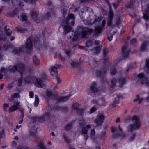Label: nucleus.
<instances>
[{
    "mask_svg": "<svg viewBox=\"0 0 149 149\" xmlns=\"http://www.w3.org/2000/svg\"><path fill=\"white\" fill-rule=\"evenodd\" d=\"M8 70L12 72L17 71L21 74V78L18 81V86L20 87L21 86L22 80H24L26 82L29 83L36 79V77L33 75L34 68L32 65L27 69L24 65L19 64L15 65L13 66H10Z\"/></svg>",
    "mask_w": 149,
    "mask_h": 149,
    "instance_id": "1",
    "label": "nucleus"
},
{
    "mask_svg": "<svg viewBox=\"0 0 149 149\" xmlns=\"http://www.w3.org/2000/svg\"><path fill=\"white\" fill-rule=\"evenodd\" d=\"M105 24V20H103L102 24V27L97 26L95 28L94 31L88 27H84L83 26H78L77 31L74 33L72 39L73 41H76L78 39L79 37L81 38H85L87 36L91 35L92 33L93 36L98 37L101 35V33L103 29L102 27L104 26Z\"/></svg>",
    "mask_w": 149,
    "mask_h": 149,
    "instance_id": "2",
    "label": "nucleus"
},
{
    "mask_svg": "<svg viewBox=\"0 0 149 149\" xmlns=\"http://www.w3.org/2000/svg\"><path fill=\"white\" fill-rule=\"evenodd\" d=\"M110 72L111 74L112 75L117 74V76H118L120 77V76L121 73V72L120 71L117 72L115 66L111 68ZM126 81V78L122 79L120 78L119 77L117 78V76H116V78H114L112 79L110 81L108 82V84L110 87L112 88H113L115 86L121 87L125 84Z\"/></svg>",
    "mask_w": 149,
    "mask_h": 149,
    "instance_id": "3",
    "label": "nucleus"
},
{
    "mask_svg": "<svg viewBox=\"0 0 149 149\" xmlns=\"http://www.w3.org/2000/svg\"><path fill=\"white\" fill-rule=\"evenodd\" d=\"M60 107H55L53 106H48L45 111L44 115L36 117V120L41 123H43L48 119H50L52 116V113L56 109L59 110Z\"/></svg>",
    "mask_w": 149,
    "mask_h": 149,
    "instance_id": "4",
    "label": "nucleus"
},
{
    "mask_svg": "<svg viewBox=\"0 0 149 149\" xmlns=\"http://www.w3.org/2000/svg\"><path fill=\"white\" fill-rule=\"evenodd\" d=\"M74 15L70 14L68 15L65 21H63L61 24V26L63 27L64 33L67 34L68 32L71 31L73 32L71 25H73L74 24Z\"/></svg>",
    "mask_w": 149,
    "mask_h": 149,
    "instance_id": "5",
    "label": "nucleus"
},
{
    "mask_svg": "<svg viewBox=\"0 0 149 149\" xmlns=\"http://www.w3.org/2000/svg\"><path fill=\"white\" fill-rule=\"evenodd\" d=\"M57 92L56 91H55L54 93L52 91H46V94L47 96L49 97L54 96L57 102L58 103L67 101L68 100L70 97L72 95V94H70L69 95L65 96H57Z\"/></svg>",
    "mask_w": 149,
    "mask_h": 149,
    "instance_id": "6",
    "label": "nucleus"
},
{
    "mask_svg": "<svg viewBox=\"0 0 149 149\" xmlns=\"http://www.w3.org/2000/svg\"><path fill=\"white\" fill-rule=\"evenodd\" d=\"M131 120L134 121L133 124H131L127 127L128 131L132 132L134 130L140 129L141 126V123L138 117L134 115L132 117Z\"/></svg>",
    "mask_w": 149,
    "mask_h": 149,
    "instance_id": "7",
    "label": "nucleus"
},
{
    "mask_svg": "<svg viewBox=\"0 0 149 149\" xmlns=\"http://www.w3.org/2000/svg\"><path fill=\"white\" fill-rule=\"evenodd\" d=\"M33 42L36 45L35 47L36 48L37 46V45L40 43V40L37 38H34V40L33 38V37L29 38L26 42L25 47V50L26 52H29L32 48Z\"/></svg>",
    "mask_w": 149,
    "mask_h": 149,
    "instance_id": "8",
    "label": "nucleus"
},
{
    "mask_svg": "<svg viewBox=\"0 0 149 149\" xmlns=\"http://www.w3.org/2000/svg\"><path fill=\"white\" fill-rule=\"evenodd\" d=\"M61 65L60 64H56L54 65V67H52L50 68L51 75L55 76L58 84H59L60 83V81L59 78L57 76L58 73L57 70L58 68H61Z\"/></svg>",
    "mask_w": 149,
    "mask_h": 149,
    "instance_id": "9",
    "label": "nucleus"
},
{
    "mask_svg": "<svg viewBox=\"0 0 149 149\" xmlns=\"http://www.w3.org/2000/svg\"><path fill=\"white\" fill-rule=\"evenodd\" d=\"M138 79L137 82L142 85H144L149 87V79L144 77L142 73L139 74L138 75Z\"/></svg>",
    "mask_w": 149,
    "mask_h": 149,
    "instance_id": "10",
    "label": "nucleus"
},
{
    "mask_svg": "<svg viewBox=\"0 0 149 149\" xmlns=\"http://www.w3.org/2000/svg\"><path fill=\"white\" fill-rule=\"evenodd\" d=\"M79 124L80 127H82V132L81 134L84 136V138L86 140L88 138V130L86 129L85 127V122L83 120H80L79 121Z\"/></svg>",
    "mask_w": 149,
    "mask_h": 149,
    "instance_id": "11",
    "label": "nucleus"
},
{
    "mask_svg": "<svg viewBox=\"0 0 149 149\" xmlns=\"http://www.w3.org/2000/svg\"><path fill=\"white\" fill-rule=\"evenodd\" d=\"M100 93L99 91L97 88L96 83L95 82L91 83L90 86V88L88 91V93L90 95L93 93L95 95H100Z\"/></svg>",
    "mask_w": 149,
    "mask_h": 149,
    "instance_id": "12",
    "label": "nucleus"
},
{
    "mask_svg": "<svg viewBox=\"0 0 149 149\" xmlns=\"http://www.w3.org/2000/svg\"><path fill=\"white\" fill-rule=\"evenodd\" d=\"M64 54L65 56V57H63L60 54L58 53V54L57 53H56V55L54 56V58H56V56H58L59 59L60 60H61L63 61H65V58H68L70 57L71 55H72V53L71 52L70 49L69 50H66L64 52Z\"/></svg>",
    "mask_w": 149,
    "mask_h": 149,
    "instance_id": "13",
    "label": "nucleus"
},
{
    "mask_svg": "<svg viewBox=\"0 0 149 149\" xmlns=\"http://www.w3.org/2000/svg\"><path fill=\"white\" fill-rule=\"evenodd\" d=\"M104 118L105 117L103 114L99 113L97 116L94 122L97 126H101L103 123Z\"/></svg>",
    "mask_w": 149,
    "mask_h": 149,
    "instance_id": "14",
    "label": "nucleus"
},
{
    "mask_svg": "<svg viewBox=\"0 0 149 149\" xmlns=\"http://www.w3.org/2000/svg\"><path fill=\"white\" fill-rule=\"evenodd\" d=\"M46 76L45 74H42L40 78L41 79L39 78L36 80L34 83L35 86L38 88H43V81L41 79L46 80Z\"/></svg>",
    "mask_w": 149,
    "mask_h": 149,
    "instance_id": "15",
    "label": "nucleus"
},
{
    "mask_svg": "<svg viewBox=\"0 0 149 149\" xmlns=\"http://www.w3.org/2000/svg\"><path fill=\"white\" fill-rule=\"evenodd\" d=\"M130 49L127 46H123L122 49V52L123 56L125 58H127L129 55Z\"/></svg>",
    "mask_w": 149,
    "mask_h": 149,
    "instance_id": "16",
    "label": "nucleus"
},
{
    "mask_svg": "<svg viewBox=\"0 0 149 149\" xmlns=\"http://www.w3.org/2000/svg\"><path fill=\"white\" fill-rule=\"evenodd\" d=\"M107 72V69L104 66L99 69H96V74L97 76L103 77L104 75Z\"/></svg>",
    "mask_w": 149,
    "mask_h": 149,
    "instance_id": "17",
    "label": "nucleus"
},
{
    "mask_svg": "<svg viewBox=\"0 0 149 149\" xmlns=\"http://www.w3.org/2000/svg\"><path fill=\"white\" fill-rule=\"evenodd\" d=\"M93 102V103L98 106H105L107 103L103 97H101L98 100H94Z\"/></svg>",
    "mask_w": 149,
    "mask_h": 149,
    "instance_id": "18",
    "label": "nucleus"
},
{
    "mask_svg": "<svg viewBox=\"0 0 149 149\" xmlns=\"http://www.w3.org/2000/svg\"><path fill=\"white\" fill-rule=\"evenodd\" d=\"M38 0H17L16 1L18 5L21 7L24 6V2L27 3L29 2L30 3H36Z\"/></svg>",
    "mask_w": 149,
    "mask_h": 149,
    "instance_id": "19",
    "label": "nucleus"
},
{
    "mask_svg": "<svg viewBox=\"0 0 149 149\" xmlns=\"http://www.w3.org/2000/svg\"><path fill=\"white\" fill-rule=\"evenodd\" d=\"M137 3L135 0H131L130 3L127 6L128 8L131 10H134L136 8Z\"/></svg>",
    "mask_w": 149,
    "mask_h": 149,
    "instance_id": "20",
    "label": "nucleus"
},
{
    "mask_svg": "<svg viewBox=\"0 0 149 149\" xmlns=\"http://www.w3.org/2000/svg\"><path fill=\"white\" fill-rule=\"evenodd\" d=\"M37 129L36 127L33 126L32 127L29 131L31 136L33 137H36Z\"/></svg>",
    "mask_w": 149,
    "mask_h": 149,
    "instance_id": "21",
    "label": "nucleus"
},
{
    "mask_svg": "<svg viewBox=\"0 0 149 149\" xmlns=\"http://www.w3.org/2000/svg\"><path fill=\"white\" fill-rule=\"evenodd\" d=\"M116 97L114 100V101L112 104V105L113 107L116 106V105L118 104L119 103V100L122 98V96L121 95H116Z\"/></svg>",
    "mask_w": 149,
    "mask_h": 149,
    "instance_id": "22",
    "label": "nucleus"
},
{
    "mask_svg": "<svg viewBox=\"0 0 149 149\" xmlns=\"http://www.w3.org/2000/svg\"><path fill=\"white\" fill-rule=\"evenodd\" d=\"M102 19L99 16L95 15L93 21L91 19L92 23L90 24H92V25H93L94 24L95 25L97 24H98L99 23L100 21Z\"/></svg>",
    "mask_w": 149,
    "mask_h": 149,
    "instance_id": "23",
    "label": "nucleus"
},
{
    "mask_svg": "<svg viewBox=\"0 0 149 149\" xmlns=\"http://www.w3.org/2000/svg\"><path fill=\"white\" fill-rule=\"evenodd\" d=\"M12 31L7 26H5L4 29V33L8 36H11Z\"/></svg>",
    "mask_w": 149,
    "mask_h": 149,
    "instance_id": "24",
    "label": "nucleus"
},
{
    "mask_svg": "<svg viewBox=\"0 0 149 149\" xmlns=\"http://www.w3.org/2000/svg\"><path fill=\"white\" fill-rule=\"evenodd\" d=\"M55 14V13L54 12L53 10L52 9L44 17V19H47L49 18L50 16L54 15Z\"/></svg>",
    "mask_w": 149,
    "mask_h": 149,
    "instance_id": "25",
    "label": "nucleus"
},
{
    "mask_svg": "<svg viewBox=\"0 0 149 149\" xmlns=\"http://www.w3.org/2000/svg\"><path fill=\"white\" fill-rule=\"evenodd\" d=\"M16 30L22 33H27L28 31L26 28H22L20 26H18L16 28Z\"/></svg>",
    "mask_w": 149,
    "mask_h": 149,
    "instance_id": "26",
    "label": "nucleus"
},
{
    "mask_svg": "<svg viewBox=\"0 0 149 149\" xmlns=\"http://www.w3.org/2000/svg\"><path fill=\"white\" fill-rule=\"evenodd\" d=\"M148 46V42L147 41L143 42L141 44V52H143L147 50V47Z\"/></svg>",
    "mask_w": 149,
    "mask_h": 149,
    "instance_id": "27",
    "label": "nucleus"
},
{
    "mask_svg": "<svg viewBox=\"0 0 149 149\" xmlns=\"http://www.w3.org/2000/svg\"><path fill=\"white\" fill-rule=\"evenodd\" d=\"M143 17L145 19L149 20V8L147 10L145 11L144 13H143Z\"/></svg>",
    "mask_w": 149,
    "mask_h": 149,
    "instance_id": "28",
    "label": "nucleus"
},
{
    "mask_svg": "<svg viewBox=\"0 0 149 149\" xmlns=\"http://www.w3.org/2000/svg\"><path fill=\"white\" fill-rule=\"evenodd\" d=\"M88 57L86 55L82 56L80 58L79 60L80 62H86L88 61Z\"/></svg>",
    "mask_w": 149,
    "mask_h": 149,
    "instance_id": "29",
    "label": "nucleus"
},
{
    "mask_svg": "<svg viewBox=\"0 0 149 149\" xmlns=\"http://www.w3.org/2000/svg\"><path fill=\"white\" fill-rule=\"evenodd\" d=\"M71 65L74 68H77L79 66L78 61L76 60H74L72 61L71 63Z\"/></svg>",
    "mask_w": 149,
    "mask_h": 149,
    "instance_id": "30",
    "label": "nucleus"
},
{
    "mask_svg": "<svg viewBox=\"0 0 149 149\" xmlns=\"http://www.w3.org/2000/svg\"><path fill=\"white\" fill-rule=\"evenodd\" d=\"M33 59L35 64L38 66L39 64L40 61L37 57L34 56L33 57Z\"/></svg>",
    "mask_w": 149,
    "mask_h": 149,
    "instance_id": "31",
    "label": "nucleus"
},
{
    "mask_svg": "<svg viewBox=\"0 0 149 149\" xmlns=\"http://www.w3.org/2000/svg\"><path fill=\"white\" fill-rule=\"evenodd\" d=\"M39 102V100L38 97L36 95H35V100L34 102V105L35 106H38Z\"/></svg>",
    "mask_w": 149,
    "mask_h": 149,
    "instance_id": "32",
    "label": "nucleus"
},
{
    "mask_svg": "<svg viewBox=\"0 0 149 149\" xmlns=\"http://www.w3.org/2000/svg\"><path fill=\"white\" fill-rule=\"evenodd\" d=\"M137 67V65L135 63H133L130 65L129 68L126 70V71L128 72L129 71V69L135 68H136Z\"/></svg>",
    "mask_w": 149,
    "mask_h": 149,
    "instance_id": "33",
    "label": "nucleus"
},
{
    "mask_svg": "<svg viewBox=\"0 0 149 149\" xmlns=\"http://www.w3.org/2000/svg\"><path fill=\"white\" fill-rule=\"evenodd\" d=\"M23 48L22 47L21 48H18L15 49L14 51L13 52L16 54H19L23 50Z\"/></svg>",
    "mask_w": 149,
    "mask_h": 149,
    "instance_id": "34",
    "label": "nucleus"
},
{
    "mask_svg": "<svg viewBox=\"0 0 149 149\" xmlns=\"http://www.w3.org/2000/svg\"><path fill=\"white\" fill-rule=\"evenodd\" d=\"M121 21L120 18L118 19L116 22V26L120 28V27H122L121 25Z\"/></svg>",
    "mask_w": 149,
    "mask_h": 149,
    "instance_id": "35",
    "label": "nucleus"
},
{
    "mask_svg": "<svg viewBox=\"0 0 149 149\" xmlns=\"http://www.w3.org/2000/svg\"><path fill=\"white\" fill-rule=\"evenodd\" d=\"M101 48L102 47L100 46L97 47L94 49L95 53L96 54H99L100 52Z\"/></svg>",
    "mask_w": 149,
    "mask_h": 149,
    "instance_id": "36",
    "label": "nucleus"
},
{
    "mask_svg": "<svg viewBox=\"0 0 149 149\" xmlns=\"http://www.w3.org/2000/svg\"><path fill=\"white\" fill-rule=\"evenodd\" d=\"M31 16L34 19H36L37 16V13L36 11H33L31 13Z\"/></svg>",
    "mask_w": 149,
    "mask_h": 149,
    "instance_id": "37",
    "label": "nucleus"
},
{
    "mask_svg": "<svg viewBox=\"0 0 149 149\" xmlns=\"http://www.w3.org/2000/svg\"><path fill=\"white\" fill-rule=\"evenodd\" d=\"M76 111L79 116H81L83 113L84 110L82 109L78 108Z\"/></svg>",
    "mask_w": 149,
    "mask_h": 149,
    "instance_id": "38",
    "label": "nucleus"
},
{
    "mask_svg": "<svg viewBox=\"0 0 149 149\" xmlns=\"http://www.w3.org/2000/svg\"><path fill=\"white\" fill-rule=\"evenodd\" d=\"M17 107L15 105L12 106L9 108V110L11 112H13L17 109Z\"/></svg>",
    "mask_w": 149,
    "mask_h": 149,
    "instance_id": "39",
    "label": "nucleus"
},
{
    "mask_svg": "<svg viewBox=\"0 0 149 149\" xmlns=\"http://www.w3.org/2000/svg\"><path fill=\"white\" fill-rule=\"evenodd\" d=\"M146 68H147V72L148 73H149V59H146Z\"/></svg>",
    "mask_w": 149,
    "mask_h": 149,
    "instance_id": "40",
    "label": "nucleus"
},
{
    "mask_svg": "<svg viewBox=\"0 0 149 149\" xmlns=\"http://www.w3.org/2000/svg\"><path fill=\"white\" fill-rule=\"evenodd\" d=\"M84 23L86 25H92V24H91L90 23H92L91 19L90 20H83Z\"/></svg>",
    "mask_w": 149,
    "mask_h": 149,
    "instance_id": "41",
    "label": "nucleus"
},
{
    "mask_svg": "<svg viewBox=\"0 0 149 149\" xmlns=\"http://www.w3.org/2000/svg\"><path fill=\"white\" fill-rule=\"evenodd\" d=\"M72 127V123H70L66 125L65 127V130H68L71 129Z\"/></svg>",
    "mask_w": 149,
    "mask_h": 149,
    "instance_id": "42",
    "label": "nucleus"
},
{
    "mask_svg": "<svg viewBox=\"0 0 149 149\" xmlns=\"http://www.w3.org/2000/svg\"><path fill=\"white\" fill-rule=\"evenodd\" d=\"M11 96L13 98H19L20 97L19 94L17 93L12 94Z\"/></svg>",
    "mask_w": 149,
    "mask_h": 149,
    "instance_id": "43",
    "label": "nucleus"
},
{
    "mask_svg": "<svg viewBox=\"0 0 149 149\" xmlns=\"http://www.w3.org/2000/svg\"><path fill=\"white\" fill-rule=\"evenodd\" d=\"M97 110V109L95 107V106L93 107L90 109L89 111V114H91L94 112L95 111Z\"/></svg>",
    "mask_w": 149,
    "mask_h": 149,
    "instance_id": "44",
    "label": "nucleus"
},
{
    "mask_svg": "<svg viewBox=\"0 0 149 149\" xmlns=\"http://www.w3.org/2000/svg\"><path fill=\"white\" fill-rule=\"evenodd\" d=\"M9 107V104L4 103L3 105V110L5 111H6L7 110V109Z\"/></svg>",
    "mask_w": 149,
    "mask_h": 149,
    "instance_id": "45",
    "label": "nucleus"
},
{
    "mask_svg": "<svg viewBox=\"0 0 149 149\" xmlns=\"http://www.w3.org/2000/svg\"><path fill=\"white\" fill-rule=\"evenodd\" d=\"M72 48L74 49V48L75 47H77L78 48L80 49H83L84 48V47H82V46L79 45H78L76 44V45H72Z\"/></svg>",
    "mask_w": 149,
    "mask_h": 149,
    "instance_id": "46",
    "label": "nucleus"
},
{
    "mask_svg": "<svg viewBox=\"0 0 149 149\" xmlns=\"http://www.w3.org/2000/svg\"><path fill=\"white\" fill-rule=\"evenodd\" d=\"M136 136V134L135 133H133L132 136L130 137L129 141H132L134 139Z\"/></svg>",
    "mask_w": 149,
    "mask_h": 149,
    "instance_id": "47",
    "label": "nucleus"
},
{
    "mask_svg": "<svg viewBox=\"0 0 149 149\" xmlns=\"http://www.w3.org/2000/svg\"><path fill=\"white\" fill-rule=\"evenodd\" d=\"M22 21H26L27 19V16L24 13L22 14Z\"/></svg>",
    "mask_w": 149,
    "mask_h": 149,
    "instance_id": "48",
    "label": "nucleus"
},
{
    "mask_svg": "<svg viewBox=\"0 0 149 149\" xmlns=\"http://www.w3.org/2000/svg\"><path fill=\"white\" fill-rule=\"evenodd\" d=\"M78 106L77 105V103H74L72 105L73 109L75 110H77L78 109Z\"/></svg>",
    "mask_w": 149,
    "mask_h": 149,
    "instance_id": "49",
    "label": "nucleus"
},
{
    "mask_svg": "<svg viewBox=\"0 0 149 149\" xmlns=\"http://www.w3.org/2000/svg\"><path fill=\"white\" fill-rule=\"evenodd\" d=\"M113 35L112 33H110L108 35V39L109 41H111L112 39Z\"/></svg>",
    "mask_w": 149,
    "mask_h": 149,
    "instance_id": "50",
    "label": "nucleus"
},
{
    "mask_svg": "<svg viewBox=\"0 0 149 149\" xmlns=\"http://www.w3.org/2000/svg\"><path fill=\"white\" fill-rule=\"evenodd\" d=\"M108 51L107 49H104L103 50V55L104 58H106Z\"/></svg>",
    "mask_w": 149,
    "mask_h": 149,
    "instance_id": "51",
    "label": "nucleus"
},
{
    "mask_svg": "<svg viewBox=\"0 0 149 149\" xmlns=\"http://www.w3.org/2000/svg\"><path fill=\"white\" fill-rule=\"evenodd\" d=\"M18 13V11L17 10H15L11 13V14L13 16H15L17 15Z\"/></svg>",
    "mask_w": 149,
    "mask_h": 149,
    "instance_id": "52",
    "label": "nucleus"
},
{
    "mask_svg": "<svg viewBox=\"0 0 149 149\" xmlns=\"http://www.w3.org/2000/svg\"><path fill=\"white\" fill-rule=\"evenodd\" d=\"M106 134V132L105 131H102L101 135L102 139L104 138H105Z\"/></svg>",
    "mask_w": 149,
    "mask_h": 149,
    "instance_id": "53",
    "label": "nucleus"
},
{
    "mask_svg": "<svg viewBox=\"0 0 149 149\" xmlns=\"http://www.w3.org/2000/svg\"><path fill=\"white\" fill-rule=\"evenodd\" d=\"M64 138L65 141L67 143H70V140L69 139L67 136H64Z\"/></svg>",
    "mask_w": 149,
    "mask_h": 149,
    "instance_id": "54",
    "label": "nucleus"
},
{
    "mask_svg": "<svg viewBox=\"0 0 149 149\" xmlns=\"http://www.w3.org/2000/svg\"><path fill=\"white\" fill-rule=\"evenodd\" d=\"M137 42V40L135 38H133L132 39L131 41V42L133 45L135 44Z\"/></svg>",
    "mask_w": 149,
    "mask_h": 149,
    "instance_id": "55",
    "label": "nucleus"
},
{
    "mask_svg": "<svg viewBox=\"0 0 149 149\" xmlns=\"http://www.w3.org/2000/svg\"><path fill=\"white\" fill-rule=\"evenodd\" d=\"M95 130L94 129L91 130L90 133V135L91 136H93L95 135Z\"/></svg>",
    "mask_w": 149,
    "mask_h": 149,
    "instance_id": "56",
    "label": "nucleus"
},
{
    "mask_svg": "<svg viewBox=\"0 0 149 149\" xmlns=\"http://www.w3.org/2000/svg\"><path fill=\"white\" fill-rule=\"evenodd\" d=\"M29 95L30 98H33L34 97V93L33 92H30L29 93Z\"/></svg>",
    "mask_w": 149,
    "mask_h": 149,
    "instance_id": "57",
    "label": "nucleus"
},
{
    "mask_svg": "<svg viewBox=\"0 0 149 149\" xmlns=\"http://www.w3.org/2000/svg\"><path fill=\"white\" fill-rule=\"evenodd\" d=\"M5 39V37L4 36H2L0 34V40H4Z\"/></svg>",
    "mask_w": 149,
    "mask_h": 149,
    "instance_id": "58",
    "label": "nucleus"
},
{
    "mask_svg": "<svg viewBox=\"0 0 149 149\" xmlns=\"http://www.w3.org/2000/svg\"><path fill=\"white\" fill-rule=\"evenodd\" d=\"M112 20L111 19H110L107 23V25L109 26H111L112 25Z\"/></svg>",
    "mask_w": 149,
    "mask_h": 149,
    "instance_id": "59",
    "label": "nucleus"
},
{
    "mask_svg": "<svg viewBox=\"0 0 149 149\" xmlns=\"http://www.w3.org/2000/svg\"><path fill=\"white\" fill-rule=\"evenodd\" d=\"M21 115L20 117L23 119L24 116V112L22 110H20Z\"/></svg>",
    "mask_w": 149,
    "mask_h": 149,
    "instance_id": "60",
    "label": "nucleus"
},
{
    "mask_svg": "<svg viewBox=\"0 0 149 149\" xmlns=\"http://www.w3.org/2000/svg\"><path fill=\"white\" fill-rule=\"evenodd\" d=\"M3 48L4 50H7L9 48V47L8 45H4L3 46Z\"/></svg>",
    "mask_w": 149,
    "mask_h": 149,
    "instance_id": "61",
    "label": "nucleus"
},
{
    "mask_svg": "<svg viewBox=\"0 0 149 149\" xmlns=\"http://www.w3.org/2000/svg\"><path fill=\"white\" fill-rule=\"evenodd\" d=\"M113 6L115 9H116L117 7L118 6V5L116 4L115 3H113Z\"/></svg>",
    "mask_w": 149,
    "mask_h": 149,
    "instance_id": "62",
    "label": "nucleus"
},
{
    "mask_svg": "<svg viewBox=\"0 0 149 149\" xmlns=\"http://www.w3.org/2000/svg\"><path fill=\"white\" fill-rule=\"evenodd\" d=\"M61 11L63 12V15H64L66 13V10L65 8H64L61 10Z\"/></svg>",
    "mask_w": 149,
    "mask_h": 149,
    "instance_id": "63",
    "label": "nucleus"
},
{
    "mask_svg": "<svg viewBox=\"0 0 149 149\" xmlns=\"http://www.w3.org/2000/svg\"><path fill=\"white\" fill-rule=\"evenodd\" d=\"M17 145L15 141H13L11 144L12 146L13 147H15Z\"/></svg>",
    "mask_w": 149,
    "mask_h": 149,
    "instance_id": "64",
    "label": "nucleus"
}]
</instances>
